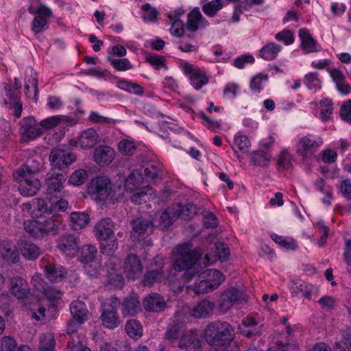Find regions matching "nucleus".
<instances>
[{
  "mask_svg": "<svg viewBox=\"0 0 351 351\" xmlns=\"http://www.w3.org/2000/svg\"><path fill=\"white\" fill-rule=\"evenodd\" d=\"M143 269L140 258L136 254H129L124 262V272L128 278H138Z\"/></svg>",
  "mask_w": 351,
  "mask_h": 351,
  "instance_id": "obj_15",
  "label": "nucleus"
},
{
  "mask_svg": "<svg viewBox=\"0 0 351 351\" xmlns=\"http://www.w3.org/2000/svg\"><path fill=\"white\" fill-rule=\"evenodd\" d=\"M125 329L127 334L133 339H138L143 335V328L140 322L136 319L128 321Z\"/></svg>",
  "mask_w": 351,
  "mask_h": 351,
  "instance_id": "obj_44",
  "label": "nucleus"
},
{
  "mask_svg": "<svg viewBox=\"0 0 351 351\" xmlns=\"http://www.w3.org/2000/svg\"><path fill=\"white\" fill-rule=\"evenodd\" d=\"M3 258L8 262L16 263L19 259V252L15 246L7 245L2 248Z\"/></svg>",
  "mask_w": 351,
  "mask_h": 351,
  "instance_id": "obj_51",
  "label": "nucleus"
},
{
  "mask_svg": "<svg viewBox=\"0 0 351 351\" xmlns=\"http://www.w3.org/2000/svg\"><path fill=\"white\" fill-rule=\"evenodd\" d=\"M47 27V21L45 17L40 15H37L34 17L32 24V30L35 34H38L46 29Z\"/></svg>",
  "mask_w": 351,
  "mask_h": 351,
  "instance_id": "obj_61",
  "label": "nucleus"
},
{
  "mask_svg": "<svg viewBox=\"0 0 351 351\" xmlns=\"http://www.w3.org/2000/svg\"><path fill=\"white\" fill-rule=\"evenodd\" d=\"M223 5L221 0H213L203 5L202 9L206 16L214 17Z\"/></svg>",
  "mask_w": 351,
  "mask_h": 351,
  "instance_id": "obj_47",
  "label": "nucleus"
},
{
  "mask_svg": "<svg viewBox=\"0 0 351 351\" xmlns=\"http://www.w3.org/2000/svg\"><path fill=\"white\" fill-rule=\"evenodd\" d=\"M199 278V281L195 283L193 288L195 294L206 293L216 289L212 282L209 281L207 278Z\"/></svg>",
  "mask_w": 351,
  "mask_h": 351,
  "instance_id": "obj_48",
  "label": "nucleus"
},
{
  "mask_svg": "<svg viewBox=\"0 0 351 351\" xmlns=\"http://www.w3.org/2000/svg\"><path fill=\"white\" fill-rule=\"evenodd\" d=\"M20 133L22 135L21 141L27 142L40 136L42 130L36 123V121L32 117L23 118L20 122Z\"/></svg>",
  "mask_w": 351,
  "mask_h": 351,
  "instance_id": "obj_12",
  "label": "nucleus"
},
{
  "mask_svg": "<svg viewBox=\"0 0 351 351\" xmlns=\"http://www.w3.org/2000/svg\"><path fill=\"white\" fill-rule=\"evenodd\" d=\"M36 289L42 291L43 295L49 301H54L60 298L62 293L55 286H47L46 287H43L42 288L37 287Z\"/></svg>",
  "mask_w": 351,
  "mask_h": 351,
  "instance_id": "obj_53",
  "label": "nucleus"
},
{
  "mask_svg": "<svg viewBox=\"0 0 351 351\" xmlns=\"http://www.w3.org/2000/svg\"><path fill=\"white\" fill-rule=\"evenodd\" d=\"M246 300V295L242 291L232 287L224 291L220 297L219 308L223 312L230 310L234 304Z\"/></svg>",
  "mask_w": 351,
  "mask_h": 351,
  "instance_id": "obj_10",
  "label": "nucleus"
},
{
  "mask_svg": "<svg viewBox=\"0 0 351 351\" xmlns=\"http://www.w3.org/2000/svg\"><path fill=\"white\" fill-rule=\"evenodd\" d=\"M143 182V176L138 170H133L126 178L124 187L126 191L132 192L134 191Z\"/></svg>",
  "mask_w": 351,
  "mask_h": 351,
  "instance_id": "obj_39",
  "label": "nucleus"
},
{
  "mask_svg": "<svg viewBox=\"0 0 351 351\" xmlns=\"http://www.w3.org/2000/svg\"><path fill=\"white\" fill-rule=\"evenodd\" d=\"M204 338L210 346H227L234 339V330L228 322L215 320L207 325Z\"/></svg>",
  "mask_w": 351,
  "mask_h": 351,
  "instance_id": "obj_2",
  "label": "nucleus"
},
{
  "mask_svg": "<svg viewBox=\"0 0 351 351\" xmlns=\"http://www.w3.org/2000/svg\"><path fill=\"white\" fill-rule=\"evenodd\" d=\"M184 326L182 322H173L170 323L167 328L165 338L168 341H175L181 337L182 334L184 332Z\"/></svg>",
  "mask_w": 351,
  "mask_h": 351,
  "instance_id": "obj_35",
  "label": "nucleus"
},
{
  "mask_svg": "<svg viewBox=\"0 0 351 351\" xmlns=\"http://www.w3.org/2000/svg\"><path fill=\"white\" fill-rule=\"evenodd\" d=\"M27 206H29V210L34 217H40L46 213H51L53 210L43 198L33 199Z\"/></svg>",
  "mask_w": 351,
  "mask_h": 351,
  "instance_id": "obj_24",
  "label": "nucleus"
},
{
  "mask_svg": "<svg viewBox=\"0 0 351 351\" xmlns=\"http://www.w3.org/2000/svg\"><path fill=\"white\" fill-rule=\"evenodd\" d=\"M121 311L124 317L134 316L141 311V306L139 297L132 293L125 297L121 302Z\"/></svg>",
  "mask_w": 351,
  "mask_h": 351,
  "instance_id": "obj_17",
  "label": "nucleus"
},
{
  "mask_svg": "<svg viewBox=\"0 0 351 351\" xmlns=\"http://www.w3.org/2000/svg\"><path fill=\"white\" fill-rule=\"evenodd\" d=\"M304 82L311 90L316 91L321 88V82L317 73H309L304 76Z\"/></svg>",
  "mask_w": 351,
  "mask_h": 351,
  "instance_id": "obj_52",
  "label": "nucleus"
},
{
  "mask_svg": "<svg viewBox=\"0 0 351 351\" xmlns=\"http://www.w3.org/2000/svg\"><path fill=\"white\" fill-rule=\"evenodd\" d=\"M119 152L125 156L132 155L136 151V146L134 142L124 139L121 141L118 145Z\"/></svg>",
  "mask_w": 351,
  "mask_h": 351,
  "instance_id": "obj_58",
  "label": "nucleus"
},
{
  "mask_svg": "<svg viewBox=\"0 0 351 351\" xmlns=\"http://www.w3.org/2000/svg\"><path fill=\"white\" fill-rule=\"evenodd\" d=\"M25 231L33 237H45L42 221L31 219L24 222Z\"/></svg>",
  "mask_w": 351,
  "mask_h": 351,
  "instance_id": "obj_38",
  "label": "nucleus"
},
{
  "mask_svg": "<svg viewBox=\"0 0 351 351\" xmlns=\"http://www.w3.org/2000/svg\"><path fill=\"white\" fill-rule=\"evenodd\" d=\"M43 165L39 161H37L35 158L28 159L25 164L19 167L17 170L14 172L16 173V177L19 178L24 175L35 176L42 169Z\"/></svg>",
  "mask_w": 351,
  "mask_h": 351,
  "instance_id": "obj_25",
  "label": "nucleus"
},
{
  "mask_svg": "<svg viewBox=\"0 0 351 351\" xmlns=\"http://www.w3.org/2000/svg\"><path fill=\"white\" fill-rule=\"evenodd\" d=\"M202 221L206 228H214L218 226V219L213 213L209 210H204L202 213Z\"/></svg>",
  "mask_w": 351,
  "mask_h": 351,
  "instance_id": "obj_59",
  "label": "nucleus"
},
{
  "mask_svg": "<svg viewBox=\"0 0 351 351\" xmlns=\"http://www.w3.org/2000/svg\"><path fill=\"white\" fill-rule=\"evenodd\" d=\"M281 49L282 47L280 45L271 42L264 45L260 49L259 56L265 60H271L276 58Z\"/></svg>",
  "mask_w": 351,
  "mask_h": 351,
  "instance_id": "obj_36",
  "label": "nucleus"
},
{
  "mask_svg": "<svg viewBox=\"0 0 351 351\" xmlns=\"http://www.w3.org/2000/svg\"><path fill=\"white\" fill-rule=\"evenodd\" d=\"M268 80V75L259 73L252 78L250 81V88L254 92L259 93L262 89V82Z\"/></svg>",
  "mask_w": 351,
  "mask_h": 351,
  "instance_id": "obj_62",
  "label": "nucleus"
},
{
  "mask_svg": "<svg viewBox=\"0 0 351 351\" xmlns=\"http://www.w3.org/2000/svg\"><path fill=\"white\" fill-rule=\"evenodd\" d=\"M173 206L174 208H180L177 212L178 218H181L184 220H189L192 219L197 213L196 206L193 204H186L184 205L178 204Z\"/></svg>",
  "mask_w": 351,
  "mask_h": 351,
  "instance_id": "obj_41",
  "label": "nucleus"
},
{
  "mask_svg": "<svg viewBox=\"0 0 351 351\" xmlns=\"http://www.w3.org/2000/svg\"><path fill=\"white\" fill-rule=\"evenodd\" d=\"M68 351H91L90 348L84 346L78 337H71L67 342Z\"/></svg>",
  "mask_w": 351,
  "mask_h": 351,
  "instance_id": "obj_56",
  "label": "nucleus"
},
{
  "mask_svg": "<svg viewBox=\"0 0 351 351\" xmlns=\"http://www.w3.org/2000/svg\"><path fill=\"white\" fill-rule=\"evenodd\" d=\"M71 314L77 320L85 322L88 319V311L85 303L80 300H75L70 304Z\"/></svg>",
  "mask_w": 351,
  "mask_h": 351,
  "instance_id": "obj_30",
  "label": "nucleus"
},
{
  "mask_svg": "<svg viewBox=\"0 0 351 351\" xmlns=\"http://www.w3.org/2000/svg\"><path fill=\"white\" fill-rule=\"evenodd\" d=\"M25 83L31 85L34 93V97H35L36 100H37L38 94V78L36 77V74L34 73L32 70L26 71Z\"/></svg>",
  "mask_w": 351,
  "mask_h": 351,
  "instance_id": "obj_57",
  "label": "nucleus"
},
{
  "mask_svg": "<svg viewBox=\"0 0 351 351\" xmlns=\"http://www.w3.org/2000/svg\"><path fill=\"white\" fill-rule=\"evenodd\" d=\"M40 253V248L34 243L25 242L22 249L24 257L29 260H34L38 257Z\"/></svg>",
  "mask_w": 351,
  "mask_h": 351,
  "instance_id": "obj_49",
  "label": "nucleus"
},
{
  "mask_svg": "<svg viewBox=\"0 0 351 351\" xmlns=\"http://www.w3.org/2000/svg\"><path fill=\"white\" fill-rule=\"evenodd\" d=\"M152 196L153 189L152 187H143L134 193L130 199L133 203L140 205L147 202Z\"/></svg>",
  "mask_w": 351,
  "mask_h": 351,
  "instance_id": "obj_40",
  "label": "nucleus"
},
{
  "mask_svg": "<svg viewBox=\"0 0 351 351\" xmlns=\"http://www.w3.org/2000/svg\"><path fill=\"white\" fill-rule=\"evenodd\" d=\"M132 232L131 237L133 240H139L143 237L148 228L151 226V222L143 218H137L132 221Z\"/></svg>",
  "mask_w": 351,
  "mask_h": 351,
  "instance_id": "obj_32",
  "label": "nucleus"
},
{
  "mask_svg": "<svg viewBox=\"0 0 351 351\" xmlns=\"http://www.w3.org/2000/svg\"><path fill=\"white\" fill-rule=\"evenodd\" d=\"M328 71L337 90L343 95H348L350 91V86L346 83L343 73L337 69H329Z\"/></svg>",
  "mask_w": 351,
  "mask_h": 351,
  "instance_id": "obj_31",
  "label": "nucleus"
},
{
  "mask_svg": "<svg viewBox=\"0 0 351 351\" xmlns=\"http://www.w3.org/2000/svg\"><path fill=\"white\" fill-rule=\"evenodd\" d=\"M143 305L146 311L155 313L163 311L167 306L164 298L156 293H152L146 297L143 302Z\"/></svg>",
  "mask_w": 351,
  "mask_h": 351,
  "instance_id": "obj_20",
  "label": "nucleus"
},
{
  "mask_svg": "<svg viewBox=\"0 0 351 351\" xmlns=\"http://www.w3.org/2000/svg\"><path fill=\"white\" fill-rule=\"evenodd\" d=\"M275 38L278 41H282L286 45H289L294 42V36L292 32L285 29L276 34Z\"/></svg>",
  "mask_w": 351,
  "mask_h": 351,
  "instance_id": "obj_64",
  "label": "nucleus"
},
{
  "mask_svg": "<svg viewBox=\"0 0 351 351\" xmlns=\"http://www.w3.org/2000/svg\"><path fill=\"white\" fill-rule=\"evenodd\" d=\"M178 257L175 260L173 268L176 271H184L182 275L185 282L191 280L198 275L199 278H207L217 289L225 280L223 274L217 269H206V263H202V253L198 250H192L189 244L180 245L178 249Z\"/></svg>",
  "mask_w": 351,
  "mask_h": 351,
  "instance_id": "obj_1",
  "label": "nucleus"
},
{
  "mask_svg": "<svg viewBox=\"0 0 351 351\" xmlns=\"http://www.w3.org/2000/svg\"><path fill=\"white\" fill-rule=\"evenodd\" d=\"M322 144L323 140L320 136L308 134L302 136L297 143L296 152L305 160L307 154L315 152Z\"/></svg>",
  "mask_w": 351,
  "mask_h": 351,
  "instance_id": "obj_7",
  "label": "nucleus"
},
{
  "mask_svg": "<svg viewBox=\"0 0 351 351\" xmlns=\"http://www.w3.org/2000/svg\"><path fill=\"white\" fill-rule=\"evenodd\" d=\"M314 287L301 280H292L290 285V291L293 295H301L308 300L311 299V294Z\"/></svg>",
  "mask_w": 351,
  "mask_h": 351,
  "instance_id": "obj_23",
  "label": "nucleus"
},
{
  "mask_svg": "<svg viewBox=\"0 0 351 351\" xmlns=\"http://www.w3.org/2000/svg\"><path fill=\"white\" fill-rule=\"evenodd\" d=\"M46 276L51 282L62 280L65 275L64 268L59 265L48 264L45 266Z\"/></svg>",
  "mask_w": 351,
  "mask_h": 351,
  "instance_id": "obj_37",
  "label": "nucleus"
},
{
  "mask_svg": "<svg viewBox=\"0 0 351 351\" xmlns=\"http://www.w3.org/2000/svg\"><path fill=\"white\" fill-rule=\"evenodd\" d=\"M154 261L157 263L156 267L147 271L141 281L144 287H152L155 282L160 281L162 278L163 263L162 258L157 256L154 258Z\"/></svg>",
  "mask_w": 351,
  "mask_h": 351,
  "instance_id": "obj_19",
  "label": "nucleus"
},
{
  "mask_svg": "<svg viewBox=\"0 0 351 351\" xmlns=\"http://www.w3.org/2000/svg\"><path fill=\"white\" fill-rule=\"evenodd\" d=\"M110 64L119 71H124L132 68V65L127 58H114L111 56L107 57Z\"/></svg>",
  "mask_w": 351,
  "mask_h": 351,
  "instance_id": "obj_50",
  "label": "nucleus"
},
{
  "mask_svg": "<svg viewBox=\"0 0 351 351\" xmlns=\"http://www.w3.org/2000/svg\"><path fill=\"white\" fill-rule=\"evenodd\" d=\"M46 178L45 183L47 186L46 194L50 202L52 201L53 196L57 197V194L60 193L63 189V184L66 180L67 176L64 173H49Z\"/></svg>",
  "mask_w": 351,
  "mask_h": 351,
  "instance_id": "obj_11",
  "label": "nucleus"
},
{
  "mask_svg": "<svg viewBox=\"0 0 351 351\" xmlns=\"http://www.w3.org/2000/svg\"><path fill=\"white\" fill-rule=\"evenodd\" d=\"M114 225L110 218H104L98 221L94 227V234L99 241H109L110 243L103 245L101 252L107 255H112L117 249V239L114 237Z\"/></svg>",
  "mask_w": 351,
  "mask_h": 351,
  "instance_id": "obj_3",
  "label": "nucleus"
},
{
  "mask_svg": "<svg viewBox=\"0 0 351 351\" xmlns=\"http://www.w3.org/2000/svg\"><path fill=\"white\" fill-rule=\"evenodd\" d=\"M299 37L301 40V48L305 53H309L317 51L316 41L307 29H300L299 30Z\"/></svg>",
  "mask_w": 351,
  "mask_h": 351,
  "instance_id": "obj_29",
  "label": "nucleus"
},
{
  "mask_svg": "<svg viewBox=\"0 0 351 351\" xmlns=\"http://www.w3.org/2000/svg\"><path fill=\"white\" fill-rule=\"evenodd\" d=\"M250 147V141L246 135H240L236 136L234 141L232 148L234 149L237 147L243 153L248 152L249 147Z\"/></svg>",
  "mask_w": 351,
  "mask_h": 351,
  "instance_id": "obj_55",
  "label": "nucleus"
},
{
  "mask_svg": "<svg viewBox=\"0 0 351 351\" xmlns=\"http://www.w3.org/2000/svg\"><path fill=\"white\" fill-rule=\"evenodd\" d=\"M10 291L18 299H24L29 292L27 282L20 276L10 278Z\"/></svg>",
  "mask_w": 351,
  "mask_h": 351,
  "instance_id": "obj_21",
  "label": "nucleus"
},
{
  "mask_svg": "<svg viewBox=\"0 0 351 351\" xmlns=\"http://www.w3.org/2000/svg\"><path fill=\"white\" fill-rule=\"evenodd\" d=\"M121 305L120 300L117 297H111L101 304V320L104 326L114 329L121 324L117 309Z\"/></svg>",
  "mask_w": 351,
  "mask_h": 351,
  "instance_id": "obj_4",
  "label": "nucleus"
},
{
  "mask_svg": "<svg viewBox=\"0 0 351 351\" xmlns=\"http://www.w3.org/2000/svg\"><path fill=\"white\" fill-rule=\"evenodd\" d=\"M271 155L263 150L254 151L251 153V160L254 165L265 167L268 165Z\"/></svg>",
  "mask_w": 351,
  "mask_h": 351,
  "instance_id": "obj_45",
  "label": "nucleus"
},
{
  "mask_svg": "<svg viewBox=\"0 0 351 351\" xmlns=\"http://www.w3.org/2000/svg\"><path fill=\"white\" fill-rule=\"evenodd\" d=\"M98 141L99 134L93 128H88L84 130L78 138V144L84 149L93 148Z\"/></svg>",
  "mask_w": 351,
  "mask_h": 351,
  "instance_id": "obj_22",
  "label": "nucleus"
},
{
  "mask_svg": "<svg viewBox=\"0 0 351 351\" xmlns=\"http://www.w3.org/2000/svg\"><path fill=\"white\" fill-rule=\"evenodd\" d=\"M62 217L55 215L42 220L45 236L57 234L62 225Z\"/></svg>",
  "mask_w": 351,
  "mask_h": 351,
  "instance_id": "obj_28",
  "label": "nucleus"
},
{
  "mask_svg": "<svg viewBox=\"0 0 351 351\" xmlns=\"http://www.w3.org/2000/svg\"><path fill=\"white\" fill-rule=\"evenodd\" d=\"M79 238L71 234H62L57 241L58 250L66 256L74 257L80 250Z\"/></svg>",
  "mask_w": 351,
  "mask_h": 351,
  "instance_id": "obj_9",
  "label": "nucleus"
},
{
  "mask_svg": "<svg viewBox=\"0 0 351 351\" xmlns=\"http://www.w3.org/2000/svg\"><path fill=\"white\" fill-rule=\"evenodd\" d=\"M75 159L70 149L62 146L52 149L49 156L51 165L59 170L68 167Z\"/></svg>",
  "mask_w": 351,
  "mask_h": 351,
  "instance_id": "obj_6",
  "label": "nucleus"
},
{
  "mask_svg": "<svg viewBox=\"0 0 351 351\" xmlns=\"http://www.w3.org/2000/svg\"><path fill=\"white\" fill-rule=\"evenodd\" d=\"M97 254V250L92 245H84L80 252V261L84 264V269L88 275L90 276H97V269H91V263L95 261Z\"/></svg>",
  "mask_w": 351,
  "mask_h": 351,
  "instance_id": "obj_13",
  "label": "nucleus"
},
{
  "mask_svg": "<svg viewBox=\"0 0 351 351\" xmlns=\"http://www.w3.org/2000/svg\"><path fill=\"white\" fill-rule=\"evenodd\" d=\"M39 338V351H55L56 340L52 333H43Z\"/></svg>",
  "mask_w": 351,
  "mask_h": 351,
  "instance_id": "obj_42",
  "label": "nucleus"
},
{
  "mask_svg": "<svg viewBox=\"0 0 351 351\" xmlns=\"http://www.w3.org/2000/svg\"><path fill=\"white\" fill-rule=\"evenodd\" d=\"M89 222V216L85 213L73 212L70 216L69 226L73 230H79Z\"/></svg>",
  "mask_w": 351,
  "mask_h": 351,
  "instance_id": "obj_33",
  "label": "nucleus"
},
{
  "mask_svg": "<svg viewBox=\"0 0 351 351\" xmlns=\"http://www.w3.org/2000/svg\"><path fill=\"white\" fill-rule=\"evenodd\" d=\"M108 273V285L112 289H121L124 285V278L121 273L112 269Z\"/></svg>",
  "mask_w": 351,
  "mask_h": 351,
  "instance_id": "obj_46",
  "label": "nucleus"
},
{
  "mask_svg": "<svg viewBox=\"0 0 351 351\" xmlns=\"http://www.w3.org/2000/svg\"><path fill=\"white\" fill-rule=\"evenodd\" d=\"M17 343L10 336H4L1 340V351H15L17 349Z\"/></svg>",
  "mask_w": 351,
  "mask_h": 351,
  "instance_id": "obj_63",
  "label": "nucleus"
},
{
  "mask_svg": "<svg viewBox=\"0 0 351 351\" xmlns=\"http://www.w3.org/2000/svg\"><path fill=\"white\" fill-rule=\"evenodd\" d=\"M6 96L9 98V101H5L7 107L12 110L14 117L19 119L21 116L23 104L19 98L18 94L12 90L10 86H8Z\"/></svg>",
  "mask_w": 351,
  "mask_h": 351,
  "instance_id": "obj_27",
  "label": "nucleus"
},
{
  "mask_svg": "<svg viewBox=\"0 0 351 351\" xmlns=\"http://www.w3.org/2000/svg\"><path fill=\"white\" fill-rule=\"evenodd\" d=\"M320 105L323 107L320 112L321 119L324 121L330 119L332 112V103L330 99H324L320 101Z\"/></svg>",
  "mask_w": 351,
  "mask_h": 351,
  "instance_id": "obj_60",
  "label": "nucleus"
},
{
  "mask_svg": "<svg viewBox=\"0 0 351 351\" xmlns=\"http://www.w3.org/2000/svg\"><path fill=\"white\" fill-rule=\"evenodd\" d=\"M180 208H174V206L167 207L161 214L160 217V226L164 228H168L178 218L177 214Z\"/></svg>",
  "mask_w": 351,
  "mask_h": 351,
  "instance_id": "obj_34",
  "label": "nucleus"
},
{
  "mask_svg": "<svg viewBox=\"0 0 351 351\" xmlns=\"http://www.w3.org/2000/svg\"><path fill=\"white\" fill-rule=\"evenodd\" d=\"M215 304L208 300L199 302L191 310V315L195 318L204 319L213 313Z\"/></svg>",
  "mask_w": 351,
  "mask_h": 351,
  "instance_id": "obj_26",
  "label": "nucleus"
},
{
  "mask_svg": "<svg viewBox=\"0 0 351 351\" xmlns=\"http://www.w3.org/2000/svg\"><path fill=\"white\" fill-rule=\"evenodd\" d=\"M184 71L190 78L191 85L196 89H200L203 85L208 82V79L204 71L199 69L194 68L191 64L186 63Z\"/></svg>",
  "mask_w": 351,
  "mask_h": 351,
  "instance_id": "obj_16",
  "label": "nucleus"
},
{
  "mask_svg": "<svg viewBox=\"0 0 351 351\" xmlns=\"http://www.w3.org/2000/svg\"><path fill=\"white\" fill-rule=\"evenodd\" d=\"M86 179L87 172L84 169H77L71 175L69 182L74 186H80L84 184Z\"/></svg>",
  "mask_w": 351,
  "mask_h": 351,
  "instance_id": "obj_54",
  "label": "nucleus"
},
{
  "mask_svg": "<svg viewBox=\"0 0 351 351\" xmlns=\"http://www.w3.org/2000/svg\"><path fill=\"white\" fill-rule=\"evenodd\" d=\"M88 192L95 200L105 202L112 194L110 180L104 176L96 177L89 183Z\"/></svg>",
  "mask_w": 351,
  "mask_h": 351,
  "instance_id": "obj_5",
  "label": "nucleus"
},
{
  "mask_svg": "<svg viewBox=\"0 0 351 351\" xmlns=\"http://www.w3.org/2000/svg\"><path fill=\"white\" fill-rule=\"evenodd\" d=\"M13 178L19 184V191L23 196H34L40 189L41 183L34 176H28L25 174L17 178L16 173H14Z\"/></svg>",
  "mask_w": 351,
  "mask_h": 351,
  "instance_id": "obj_8",
  "label": "nucleus"
},
{
  "mask_svg": "<svg viewBox=\"0 0 351 351\" xmlns=\"http://www.w3.org/2000/svg\"><path fill=\"white\" fill-rule=\"evenodd\" d=\"M115 157V151L109 146L99 145L93 152L95 161L100 166L108 165Z\"/></svg>",
  "mask_w": 351,
  "mask_h": 351,
  "instance_id": "obj_18",
  "label": "nucleus"
},
{
  "mask_svg": "<svg viewBox=\"0 0 351 351\" xmlns=\"http://www.w3.org/2000/svg\"><path fill=\"white\" fill-rule=\"evenodd\" d=\"M200 347L201 341L196 329L185 330L179 340L178 348L185 351L197 350Z\"/></svg>",
  "mask_w": 351,
  "mask_h": 351,
  "instance_id": "obj_14",
  "label": "nucleus"
},
{
  "mask_svg": "<svg viewBox=\"0 0 351 351\" xmlns=\"http://www.w3.org/2000/svg\"><path fill=\"white\" fill-rule=\"evenodd\" d=\"M201 19V12L199 8H193L187 15L186 28L190 32H195L198 29V22Z\"/></svg>",
  "mask_w": 351,
  "mask_h": 351,
  "instance_id": "obj_43",
  "label": "nucleus"
}]
</instances>
